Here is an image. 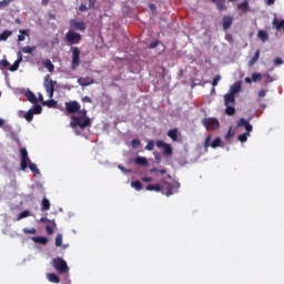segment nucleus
<instances>
[{
  "mask_svg": "<svg viewBox=\"0 0 284 284\" xmlns=\"http://www.w3.org/2000/svg\"><path fill=\"white\" fill-rule=\"evenodd\" d=\"M72 52V61H71V70H77L81 64V50L78 47L71 48Z\"/></svg>",
  "mask_w": 284,
  "mask_h": 284,
  "instance_id": "39448f33",
  "label": "nucleus"
},
{
  "mask_svg": "<svg viewBox=\"0 0 284 284\" xmlns=\"http://www.w3.org/2000/svg\"><path fill=\"white\" fill-rule=\"evenodd\" d=\"M28 216H30V211H28V210L22 211V212L18 215L17 221H21L22 219H28Z\"/></svg>",
  "mask_w": 284,
  "mask_h": 284,
  "instance_id": "4c0bfd02",
  "label": "nucleus"
},
{
  "mask_svg": "<svg viewBox=\"0 0 284 284\" xmlns=\"http://www.w3.org/2000/svg\"><path fill=\"white\" fill-rule=\"evenodd\" d=\"M161 184H148L145 186V190L148 192H162L166 196H172V194H176L179 192V189L181 187V183L174 181V182H168L165 180L161 181Z\"/></svg>",
  "mask_w": 284,
  "mask_h": 284,
  "instance_id": "f257e3e1",
  "label": "nucleus"
},
{
  "mask_svg": "<svg viewBox=\"0 0 284 284\" xmlns=\"http://www.w3.org/2000/svg\"><path fill=\"white\" fill-rule=\"evenodd\" d=\"M78 83L82 88H88V85H93V83H95V81L93 78L85 77V78H79Z\"/></svg>",
  "mask_w": 284,
  "mask_h": 284,
  "instance_id": "2eb2a0df",
  "label": "nucleus"
},
{
  "mask_svg": "<svg viewBox=\"0 0 284 284\" xmlns=\"http://www.w3.org/2000/svg\"><path fill=\"white\" fill-rule=\"evenodd\" d=\"M263 80V74H261V73H253L252 74V81L254 82V83H256V82H258V81H262Z\"/></svg>",
  "mask_w": 284,
  "mask_h": 284,
  "instance_id": "a19ab883",
  "label": "nucleus"
},
{
  "mask_svg": "<svg viewBox=\"0 0 284 284\" xmlns=\"http://www.w3.org/2000/svg\"><path fill=\"white\" fill-rule=\"evenodd\" d=\"M273 26H274V28H276L277 31L283 30V32H284V20L278 21V19L274 18Z\"/></svg>",
  "mask_w": 284,
  "mask_h": 284,
  "instance_id": "a878e982",
  "label": "nucleus"
},
{
  "mask_svg": "<svg viewBox=\"0 0 284 284\" xmlns=\"http://www.w3.org/2000/svg\"><path fill=\"white\" fill-rule=\"evenodd\" d=\"M24 119H26V121H28L30 123L32 121V119H34V112L29 110L27 113H24Z\"/></svg>",
  "mask_w": 284,
  "mask_h": 284,
  "instance_id": "58836bf2",
  "label": "nucleus"
},
{
  "mask_svg": "<svg viewBox=\"0 0 284 284\" xmlns=\"http://www.w3.org/2000/svg\"><path fill=\"white\" fill-rule=\"evenodd\" d=\"M263 77L266 78V83H272V81H274V78H272L270 73H265Z\"/></svg>",
  "mask_w": 284,
  "mask_h": 284,
  "instance_id": "5fc2aeb1",
  "label": "nucleus"
},
{
  "mask_svg": "<svg viewBox=\"0 0 284 284\" xmlns=\"http://www.w3.org/2000/svg\"><path fill=\"white\" fill-rule=\"evenodd\" d=\"M29 170H31V172H34L36 174H39V168H37V165L32 162H29Z\"/></svg>",
  "mask_w": 284,
  "mask_h": 284,
  "instance_id": "37998d69",
  "label": "nucleus"
},
{
  "mask_svg": "<svg viewBox=\"0 0 284 284\" xmlns=\"http://www.w3.org/2000/svg\"><path fill=\"white\" fill-rule=\"evenodd\" d=\"M18 59L14 61V63L9 67L10 72H17L19 70V65H21V61H23V53L21 51L17 52Z\"/></svg>",
  "mask_w": 284,
  "mask_h": 284,
  "instance_id": "4468645a",
  "label": "nucleus"
},
{
  "mask_svg": "<svg viewBox=\"0 0 284 284\" xmlns=\"http://www.w3.org/2000/svg\"><path fill=\"white\" fill-rule=\"evenodd\" d=\"M131 145H132V148H140L141 146V140H139V139H133L132 141H131Z\"/></svg>",
  "mask_w": 284,
  "mask_h": 284,
  "instance_id": "a18cd8bd",
  "label": "nucleus"
},
{
  "mask_svg": "<svg viewBox=\"0 0 284 284\" xmlns=\"http://www.w3.org/2000/svg\"><path fill=\"white\" fill-rule=\"evenodd\" d=\"M235 102H236V98L234 97V94L226 93L224 95V104L225 105H234Z\"/></svg>",
  "mask_w": 284,
  "mask_h": 284,
  "instance_id": "a211bd4d",
  "label": "nucleus"
},
{
  "mask_svg": "<svg viewBox=\"0 0 284 284\" xmlns=\"http://www.w3.org/2000/svg\"><path fill=\"white\" fill-rule=\"evenodd\" d=\"M233 136H234V132H232V128H230L224 139L227 141V139H232Z\"/></svg>",
  "mask_w": 284,
  "mask_h": 284,
  "instance_id": "3c124183",
  "label": "nucleus"
},
{
  "mask_svg": "<svg viewBox=\"0 0 284 284\" xmlns=\"http://www.w3.org/2000/svg\"><path fill=\"white\" fill-rule=\"evenodd\" d=\"M3 68H10V62H8L6 59L0 61V70H3Z\"/></svg>",
  "mask_w": 284,
  "mask_h": 284,
  "instance_id": "c03bdc74",
  "label": "nucleus"
},
{
  "mask_svg": "<svg viewBox=\"0 0 284 284\" xmlns=\"http://www.w3.org/2000/svg\"><path fill=\"white\" fill-rule=\"evenodd\" d=\"M202 125L206 128V130H219L221 128V123L216 118H204L202 120Z\"/></svg>",
  "mask_w": 284,
  "mask_h": 284,
  "instance_id": "0eeeda50",
  "label": "nucleus"
},
{
  "mask_svg": "<svg viewBox=\"0 0 284 284\" xmlns=\"http://www.w3.org/2000/svg\"><path fill=\"white\" fill-rule=\"evenodd\" d=\"M79 116L72 115V121L70 122L71 128H81V130H85V128H90L92 125V122L90 121V118H88V110H79L78 111Z\"/></svg>",
  "mask_w": 284,
  "mask_h": 284,
  "instance_id": "f03ea898",
  "label": "nucleus"
},
{
  "mask_svg": "<svg viewBox=\"0 0 284 284\" xmlns=\"http://www.w3.org/2000/svg\"><path fill=\"white\" fill-rule=\"evenodd\" d=\"M119 170H121V172H131L130 170H126L123 165H118Z\"/></svg>",
  "mask_w": 284,
  "mask_h": 284,
  "instance_id": "69168bd1",
  "label": "nucleus"
},
{
  "mask_svg": "<svg viewBox=\"0 0 284 284\" xmlns=\"http://www.w3.org/2000/svg\"><path fill=\"white\" fill-rule=\"evenodd\" d=\"M150 174H158L159 173V169L156 168H152L149 170Z\"/></svg>",
  "mask_w": 284,
  "mask_h": 284,
  "instance_id": "0e129e2a",
  "label": "nucleus"
},
{
  "mask_svg": "<svg viewBox=\"0 0 284 284\" xmlns=\"http://www.w3.org/2000/svg\"><path fill=\"white\" fill-rule=\"evenodd\" d=\"M40 223H52V221H50L48 217H41Z\"/></svg>",
  "mask_w": 284,
  "mask_h": 284,
  "instance_id": "680f3d73",
  "label": "nucleus"
},
{
  "mask_svg": "<svg viewBox=\"0 0 284 284\" xmlns=\"http://www.w3.org/2000/svg\"><path fill=\"white\" fill-rule=\"evenodd\" d=\"M237 128H245L246 132L237 136V140L241 143H245V141H247V138L250 136V133L252 132V124H250V122H247V120H245L244 118H241L237 122Z\"/></svg>",
  "mask_w": 284,
  "mask_h": 284,
  "instance_id": "7ed1b4c3",
  "label": "nucleus"
},
{
  "mask_svg": "<svg viewBox=\"0 0 284 284\" xmlns=\"http://www.w3.org/2000/svg\"><path fill=\"white\" fill-rule=\"evenodd\" d=\"M52 267L58 271V274H65V272H70V267H68V262L63 260V257H55L51 261Z\"/></svg>",
  "mask_w": 284,
  "mask_h": 284,
  "instance_id": "20e7f679",
  "label": "nucleus"
},
{
  "mask_svg": "<svg viewBox=\"0 0 284 284\" xmlns=\"http://www.w3.org/2000/svg\"><path fill=\"white\" fill-rule=\"evenodd\" d=\"M41 3H42L43 6H48V3H50V0H41Z\"/></svg>",
  "mask_w": 284,
  "mask_h": 284,
  "instance_id": "774afa93",
  "label": "nucleus"
},
{
  "mask_svg": "<svg viewBox=\"0 0 284 284\" xmlns=\"http://www.w3.org/2000/svg\"><path fill=\"white\" fill-rule=\"evenodd\" d=\"M34 243H40L41 245H48V239L43 236H34L32 237Z\"/></svg>",
  "mask_w": 284,
  "mask_h": 284,
  "instance_id": "473e14b6",
  "label": "nucleus"
},
{
  "mask_svg": "<svg viewBox=\"0 0 284 284\" xmlns=\"http://www.w3.org/2000/svg\"><path fill=\"white\" fill-rule=\"evenodd\" d=\"M42 64L44 65V68H47V70H49V72H54V64L50 59L44 60Z\"/></svg>",
  "mask_w": 284,
  "mask_h": 284,
  "instance_id": "c756f323",
  "label": "nucleus"
},
{
  "mask_svg": "<svg viewBox=\"0 0 284 284\" xmlns=\"http://www.w3.org/2000/svg\"><path fill=\"white\" fill-rule=\"evenodd\" d=\"M65 110L69 114H77L81 110V104L77 101H70L65 103Z\"/></svg>",
  "mask_w": 284,
  "mask_h": 284,
  "instance_id": "f8f14e48",
  "label": "nucleus"
},
{
  "mask_svg": "<svg viewBox=\"0 0 284 284\" xmlns=\"http://www.w3.org/2000/svg\"><path fill=\"white\" fill-rule=\"evenodd\" d=\"M12 1L14 0H2L0 1V10L3 8H8V6H10L12 3Z\"/></svg>",
  "mask_w": 284,
  "mask_h": 284,
  "instance_id": "79ce46f5",
  "label": "nucleus"
},
{
  "mask_svg": "<svg viewBox=\"0 0 284 284\" xmlns=\"http://www.w3.org/2000/svg\"><path fill=\"white\" fill-rule=\"evenodd\" d=\"M24 234H37V229H23Z\"/></svg>",
  "mask_w": 284,
  "mask_h": 284,
  "instance_id": "09e8293b",
  "label": "nucleus"
},
{
  "mask_svg": "<svg viewBox=\"0 0 284 284\" xmlns=\"http://www.w3.org/2000/svg\"><path fill=\"white\" fill-rule=\"evenodd\" d=\"M83 103H92V99L90 97L82 98Z\"/></svg>",
  "mask_w": 284,
  "mask_h": 284,
  "instance_id": "bf43d9fd",
  "label": "nucleus"
},
{
  "mask_svg": "<svg viewBox=\"0 0 284 284\" xmlns=\"http://www.w3.org/2000/svg\"><path fill=\"white\" fill-rule=\"evenodd\" d=\"M54 227H57V223L54 221H51V225L48 224L45 226L47 234H49V235L54 234Z\"/></svg>",
  "mask_w": 284,
  "mask_h": 284,
  "instance_id": "72a5a7b5",
  "label": "nucleus"
},
{
  "mask_svg": "<svg viewBox=\"0 0 284 284\" xmlns=\"http://www.w3.org/2000/svg\"><path fill=\"white\" fill-rule=\"evenodd\" d=\"M225 106H226L225 114H227V116H234V114H236V109L234 108V105L229 104Z\"/></svg>",
  "mask_w": 284,
  "mask_h": 284,
  "instance_id": "7c9ffc66",
  "label": "nucleus"
},
{
  "mask_svg": "<svg viewBox=\"0 0 284 284\" xmlns=\"http://www.w3.org/2000/svg\"><path fill=\"white\" fill-rule=\"evenodd\" d=\"M239 10H241L242 14H247L250 11V2L244 0L241 4H239Z\"/></svg>",
  "mask_w": 284,
  "mask_h": 284,
  "instance_id": "aec40b11",
  "label": "nucleus"
},
{
  "mask_svg": "<svg viewBox=\"0 0 284 284\" xmlns=\"http://www.w3.org/2000/svg\"><path fill=\"white\" fill-rule=\"evenodd\" d=\"M41 210L42 212H48V210H50V200L48 197L42 199Z\"/></svg>",
  "mask_w": 284,
  "mask_h": 284,
  "instance_id": "cd10ccee",
  "label": "nucleus"
},
{
  "mask_svg": "<svg viewBox=\"0 0 284 284\" xmlns=\"http://www.w3.org/2000/svg\"><path fill=\"white\" fill-rule=\"evenodd\" d=\"M47 278L50 281V283H61V278H59V275L55 273H48Z\"/></svg>",
  "mask_w": 284,
  "mask_h": 284,
  "instance_id": "5701e85b",
  "label": "nucleus"
},
{
  "mask_svg": "<svg viewBox=\"0 0 284 284\" xmlns=\"http://www.w3.org/2000/svg\"><path fill=\"white\" fill-rule=\"evenodd\" d=\"M81 33L74 31H68L65 34V41L70 43V45H77L78 43H81Z\"/></svg>",
  "mask_w": 284,
  "mask_h": 284,
  "instance_id": "6e6552de",
  "label": "nucleus"
},
{
  "mask_svg": "<svg viewBox=\"0 0 284 284\" xmlns=\"http://www.w3.org/2000/svg\"><path fill=\"white\" fill-rule=\"evenodd\" d=\"M258 59H261V50H256V52H255L253 59H251V60L248 61V67H250V68H253V67L255 65L256 61H258Z\"/></svg>",
  "mask_w": 284,
  "mask_h": 284,
  "instance_id": "b1692460",
  "label": "nucleus"
},
{
  "mask_svg": "<svg viewBox=\"0 0 284 284\" xmlns=\"http://www.w3.org/2000/svg\"><path fill=\"white\" fill-rule=\"evenodd\" d=\"M142 181H143L144 183H152L153 179H152V178H149V176H144V178H142Z\"/></svg>",
  "mask_w": 284,
  "mask_h": 284,
  "instance_id": "052dcab7",
  "label": "nucleus"
},
{
  "mask_svg": "<svg viewBox=\"0 0 284 284\" xmlns=\"http://www.w3.org/2000/svg\"><path fill=\"white\" fill-rule=\"evenodd\" d=\"M9 37H12V31L4 30L2 33H0V41H8Z\"/></svg>",
  "mask_w": 284,
  "mask_h": 284,
  "instance_id": "f704fd0d",
  "label": "nucleus"
},
{
  "mask_svg": "<svg viewBox=\"0 0 284 284\" xmlns=\"http://www.w3.org/2000/svg\"><path fill=\"white\" fill-rule=\"evenodd\" d=\"M145 150L152 152V150H154V141L150 140L145 146Z\"/></svg>",
  "mask_w": 284,
  "mask_h": 284,
  "instance_id": "49530a36",
  "label": "nucleus"
},
{
  "mask_svg": "<svg viewBox=\"0 0 284 284\" xmlns=\"http://www.w3.org/2000/svg\"><path fill=\"white\" fill-rule=\"evenodd\" d=\"M241 92V82H235L231 88L229 94H239Z\"/></svg>",
  "mask_w": 284,
  "mask_h": 284,
  "instance_id": "4be33fe9",
  "label": "nucleus"
},
{
  "mask_svg": "<svg viewBox=\"0 0 284 284\" xmlns=\"http://www.w3.org/2000/svg\"><path fill=\"white\" fill-rule=\"evenodd\" d=\"M131 187H133V190H136L138 192H141V190H143V183H141V181L139 180L132 181Z\"/></svg>",
  "mask_w": 284,
  "mask_h": 284,
  "instance_id": "c85d7f7f",
  "label": "nucleus"
},
{
  "mask_svg": "<svg viewBox=\"0 0 284 284\" xmlns=\"http://www.w3.org/2000/svg\"><path fill=\"white\" fill-rule=\"evenodd\" d=\"M24 97L27 98V100L30 101V103H33V104L39 103V100L37 99V95H34V93L30 90H27L24 92Z\"/></svg>",
  "mask_w": 284,
  "mask_h": 284,
  "instance_id": "f3484780",
  "label": "nucleus"
},
{
  "mask_svg": "<svg viewBox=\"0 0 284 284\" xmlns=\"http://www.w3.org/2000/svg\"><path fill=\"white\" fill-rule=\"evenodd\" d=\"M159 47V40H154L150 43L149 48L151 50H154V48H158Z\"/></svg>",
  "mask_w": 284,
  "mask_h": 284,
  "instance_id": "603ef678",
  "label": "nucleus"
},
{
  "mask_svg": "<svg viewBox=\"0 0 284 284\" xmlns=\"http://www.w3.org/2000/svg\"><path fill=\"white\" fill-rule=\"evenodd\" d=\"M43 104L48 105V108H54V105H57V101L49 100V101H45Z\"/></svg>",
  "mask_w": 284,
  "mask_h": 284,
  "instance_id": "de8ad7c7",
  "label": "nucleus"
},
{
  "mask_svg": "<svg viewBox=\"0 0 284 284\" xmlns=\"http://www.w3.org/2000/svg\"><path fill=\"white\" fill-rule=\"evenodd\" d=\"M20 36H18V41H26V37H30V30L28 29H20Z\"/></svg>",
  "mask_w": 284,
  "mask_h": 284,
  "instance_id": "393cba45",
  "label": "nucleus"
},
{
  "mask_svg": "<svg viewBox=\"0 0 284 284\" xmlns=\"http://www.w3.org/2000/svg\"><path fill=\"white\" fill-rule=\"evenodd\" d=\"M257 37H258L260 40L263 41V43H265L270 39V36L266 33V31H263V30H260L257 32Z\"/></svg>",
  "mask_w": 284,
  "mask_h": 284,
  "instance_id": "2f4dec72",
  "label": "nucleus"
},
{
  "mask_svg": "<svg viewBox=\"0 0 284 284\" xmlns=\"http://www.w3.org/2000/svg\"><path fill=\"white\" fill-rule=\"evenodd\" d=\"M283 59H281V58H275V60H274V64L275 65H283Z\"/></svg>",
  "mask_w": 284,
  "mask_h": 284,
  "instance_id": "13d9d810",
  "label": "nucleus"
},
{
  "mask_svg": "<svg viewBox=\"0 0 284 284\" xmlns=\"http://www.w3.org/2000/svg\"><path fill=\"white\" fill-rule=\"evenodd\" d=\"M219 81H221V75H216L213 81H212V85L213 88H216V85H219Z\"/></svg>",
  "mask_w": 284,
  "mask_h": 284,
  "instance_id": "8fccbe9b",
  "label": "nucleus"
},
{
  "mask_svg": "<svg viewBox=\"0 0 284 284\" xmlns=\"http://www.w3.org/2000/svg\"><path fill=\"white\" fill-rule=\"evenodd\" d=\"M212 142V143H211ZM211 143V144H210ZM213 148V149H215V148H221V138H216L215 140H213L212 141V135L210 134V135H207L206 138H205V141H204V148Z\"/></svg>",
  "mask_w": 284,
  "mask_h": 284,
  "instance_id": "ddd939ff",
  "label": "nucleus"
},
{
  "mask_svg": "<svg viewBox=\"0 0 284 284\" xmlns=\"http://www.w3.org/2000/svg\"><path fill=\"white\" fill-rule=\"evenodd\" d=\"M156 148H159L160 150H163V154L165 156H172V154H174V151L172 149V144H168L165 143L163 140H158L155 142Z\"/></svg>",
  "mask_w": 284,
  "mask_h": 284,
  "instance_id": "1a4fd4ad",
  "label": "nucleus"
},
{
  "mask_svg": "<svg viewBox=\"0 0 284 284\" xmlns=\"http://www.w3.org/2000/svg\"><path fill=\"white\" fill-rule=\"evenodd\" d=\"M79 10H80V12H88V10H90V8H88V6H85V4H80Z\"/></svg>",
  "mask_w": 284,
  "mask_h": 284,
  "instance_id": "4d7b16f0",
  "label": "nucleus"
},
{
  "mask_svg": "<svg viewBox=\"0 0 284 284\" xmlns=\"http://www.w3.org/2000/svg\"><path fill=\"white\" fill-rule=\"evenodd\" d=\"M233 21L234 20L232 19V17L224 16L223 19H222L223 30H230V28L232 27Z\"/></svg>",
  "mask_w": 284,
  "mask_h": 284,
  "instance_id": "dca6fc26",
  "label": "nucleus"
},
{
  "mask_svg": "<svg viewBox=\"0 0 284 284\" xmlns=\"http://www.w3.org/2000/svg\"><path fill=\"white\" fill-rule=\"evenodd\" d=\"M20 154H21L20 170L22 172H26V170H28V164L30 163V158H28V150L20 149Z\"/></svg>",
  "mask_w": 284,
  "mask_h": 284,
  "instance_id": "9d476101",
  "label": "nucleus"
},
{
  "mask_svg": "<svg viewBox=\"0 0 284 284\" xmlns=\"http://www.w3.org/2000/svg\"><path fill=\"white\" fill-rule=\"evenodd\" d=\"M70 24V30L74 32V30H81V32H84L87 29L85 22L84 21H77L74 19L69 21Z\"/></svg>",
  "mask_w": 284,
  "mask_h": 284,
  "instance_id": "9b49d317",
  "label": "nucleus"
},
{
  "mask_svg": "<svg viewBox=\"0 0 284 284\" xmlns=\"http://www.w3.org/2000/svg\"><path fill=\"white\" fill-rule=\"evenodd\" d=\"M95 6H97V0H89V10H94Z\"/></svg>",
  "mask_w": 284,
  "mask_h": 284,
  "instance_id": "864d4df0",
  "label": "nucleus"
},
{
  "mask_svg": "<svg viewBox=\"0 0 284 284\" xmlns=\"http://www.w3.org/2000/svg\"><path fill=\"white\" fill-rule=\"evenodd\" d=\"M158 173H160V174H162V175H163V174H168V170L161 169V170L158 171Z\"/></svg>",
  "mask_w": 284,
  "mask_h": 284,
  "instance_id": "338daca9",
  "label": "nucleus"
},
{
  "mask_svg": "<svg viewBox=\"0 0 284 284\" xmlns=\"http://www.w3.org/2000/svg\"><path fill=\"white\" fill-rule=\"evenodd\" d=\"M211 1L212 3H215L220 12H225V10H227V7L225 6V0H211Z\"/></svg>",
  "mask_w": 284,
  "mask_h": 284,
  "instance_id": "6ab92c4d",
  "label": "nucleus"
},
{
  "mask_svg": "<svg viewBox=\"0 0 284 284\" xmlns=\"http://www.w3.org/2000/svg\"><path fill=\"white\" fill-rule=\"evenodd\" d=\"M135 165H141L144 168H148V159L143 158V156H138L134 160Z\"/></svg>",
  "mask_w": 284,
  "mask_h": 284,
  "instance_id": "bb28decb",
  "label": "nucleus"
},
{
  "mask_svg": "<svg viewBox=\"0 0 284 284\" xmlns=\"http://www.w3.org/2000/svg\"><path fill=\"white\" fill-rule=\"evenodd\" d=\"M149 8H150L151 12H156V4L151 3V4L149 6Z\"/></svg>",
  "mask_w": 284,
  "mask_h": 284,
  "instance_id": "e2e57ef3",
  "label": "nucleus"
},
{
  "mask_svg": "<svg viewBox=\"0 0 284 284\" xmlns=\"http://www.w3.org/2000/svg\"><path fill=\"white\" fill-rule=\"evenodd\" d=\"M63 245V235L58 234L55 237V247H61Z\"/></svg>",
  "mask_w": 284,
  "mask_h": 284,
  "instance_id": "ea45409f",
  "label": "nucleus"
},
{
  "mask_svg": "<svg viewBox=\"0 0 284 284\" xmlns=\"http://www.w3.org/2000/svg\"><path fill=\"white\" fill-rule=\"evenodd\" d=\"M34 50H37V47H24V48H22V52L24 54H32L34 52Z\"/></svg>",
  "mask_w": 284,
  "mask_h": 284,
  "instance_id": "e433bc0d",
  "label": "nucleus"
},
{
  "mask_svg": "<svg viewBox=\"0 0 284 284\" xmlns=\"http://www.w3.org/2000/svg\"><path fill=\"white\" fill-rule=\"evenodd\" d=\"M166 134L172 141H179V129H171Z\"/></svg>",
  "mask_w": 284,
  "mask_h": 284,
  "instance_id": "412c9836",
  "label": "nucleus"
},
{
  "mask_svg": "<svg viewBox=\"0 0 284 284\" xmlns=\"http://www.w3.org/2000/svg\"><path fill=\"white\" fill-rule=\"evenodd\" d=\"M43 85L45 91L49 93V99H52L54 97V87L57 85V81L50 79V74H47L44 77Z\"/></svg>",
  "mask_w": 284,
  "mask_h": 284,
  "instance_id": "423d86ee",
  "label": "nucleus"
},
{
  "mask_svg": "<svg viewBox=\"0 0 284 284\" xmlns=\"http://www.w3.org/2000/svg\"><path fill=\"white\" fill-rule=\"evenodd\" d=\"M31 112H33V114H41V112H43V108H41L40 104H33V108L30 109Z\"/></svg>",
  "mask_w": 284,
  "mask_h": 284,
  "instance_id": "c9c22d12",
  "label": "nucleus"
},
{
  "mask_svg": "<svg viewBox=\"0 0 284 284\" xmlns=\"http://www.w3.org/2000/svg\"><path fill=\"white\" fill-rule=\"evenodd\" d=\"M266 94H267V90L262 89V90L258 91V97H260V99L265 98Z\"/></svg>",
  "mask_w": 284,
  "mask_h": 284,
  "instance_id": "6e6d98bb",
  "label": "nucleus"
}]
</instances>
